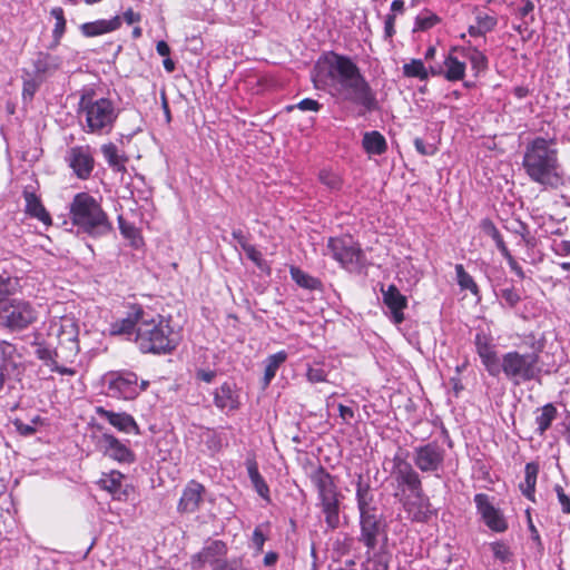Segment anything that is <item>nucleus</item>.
I'll use <instances>...</instances> for the list:
<instances>
[{
    "mask_svg": "<svg viewBox=\"0 0 570 570\" xmlns=\"http://www.w3.org/2000/svg\"><path fill=\"white\" fill-rule=\"evenodd\" d=\"M316 89L327 90L343 102L360 106L366 112L379 109L376 92L347 56L330 51L316 62L312 75Z\"/></svg>",
    "mask_w": 570,
    "mask_h": 570,
    "instance_id": "1",
    "label": "nucleus"
},
{
    "mask_svg": "<svg viewBox=\"0 0 570 570\" xmlns=\"http://www.w3.org/2000/svg\"><path fill=\"white\" fill-rule=\"evenodd\" d=\"M522 165L529 178L544 189H557L564 184L557 150L544 138H535L527 146Z\"/></svg>",
    "mask_w": 570,
    "mask_h": 570,
    "instance_id": "2",
    "label": "nucleus"
},
{
    "mask_svg": "<svg viewBox=\"0 0 570 570\" xmlns=\"http://www.w3.org/2000/svg\"><path fill=\"white\" fill-rule=\"evenodd\" d=\"M70 218L79 233L92 237L102 236L111 230L106 213L88 193H79L73 197L70 204Z\"/></svg>",
    "mask_w": 570,
    "mask_h": 570,
    "instance_id": "3",
    "label": "nucleus"
},
{
    "mask_svg": "<svg viewBox=\"0 0 570 570\" xmlns=\"http://www.w3.org/2000/svg\"><path fill=\"white\" fill-rule=\"evenodd\" d=\"M540 351L520 353L511 351L504 353L498 361V376L503 373L505 379L513 385L537 381L540 379L542 368L540 366Z\"/></svg>",
    "mask_w": 570,
    "mask_h": 570,
    "instance_id": "4",
    "label": "nucleus"
},
{
    "mask_svg": "<svg viewBox=\"0 0 570 570\" xmlns=\"http://www.w3.org/2000/svg\"><path fill=\"white\" fill-rule=\"evenodd\" d=\"M309 479L317 491L318 505L325 515L327 529L338 528L341 493L334 478L323 466H318L309 474Z\"/></svg>",
    "mask_w": 570,
    "mask_h": 570,
    "instance_id": "5",
    "label": "nucleus"
},
{
    "mask_svg": "<svg viewBox=\"0 0 570 570\" xmlns=\"http://www.w3.org/2000/svg\"><path fill=\"white\" fill-rule=\"evenodd\" d=\"M80 110L85 115L89 132H108L117 117L112 101L107 98L92 100L87 96H82Z\"/></svg>",
    "mask_w": 570,
    "mask_h": 570,
    "instance_id": "6",
    "label": "nucleus"
},
{
    "mask_svg": "<svg viewBox=\"0 0 570 570\" xmlns=\"http://www.w3.org/2000/svg\"><path fill=\"white\" fill-rule=\"evenodd\" d=\"M145 351L160 354L169 353L178 345V335L173 331L169 322L158 315V322L155 318L150 321L145 318Z\"/></svg>",
    "mask_w": 570,
    "mask_h": 570,
    "instance_id": "7",
    "label": "nucleus"
},
{
    "mask_svg": "<svg viewBox=\"0 0 570 570\" xmlns=\"http://www.w3.org/2000/svg\"><path fill=\"white\" fill-rule=\"evenodd\" d=\"M37 320L38 311L29 301L20 298L2 304L1 328L10 333L24 331Z\"/></svg>",
    "mask_w": 570,
    "mask_h": 570,
    "instance_id": "8",
    "label": "nucleus"
},
{
    "mask_svg": "<svg viewBox=\"0 0 570 570\" xmlns=\"http://www.w3.org/2000/svg\"><path fill=\"white\" fill-rule=\"evenodd\" d=\"M327 252L346 269L354 271L361 266L363 252L351 237H331Z\"/></svg>",
    "mask_w": 570,
    "mask_h": 570,
    "instance_id": "9",
    "label": "nucleus"
},
{
    "mask_svg": "<svg viewBox=\"0 0 570 570\" xmlns=\"http://www.w3.org/2000/svg\"><path fill=\"white\" fill-rule=\"evenodd\" d=\"M445 449L438 442L431 441L426 444L413 449V463L422 473H433L443 469L445 460Z\"/></svg>",
    "mask_w": 570,
    "mask_h": 570,
    "instance_id": "10",
    "label": "nucleus"
},
{
    "mask_svg": "<svg viewBox=\"0 0 570 570\" xmlns=\"http://www.w3.org/2000/svg\"><path fill=\"white\" fill-rule=\"evenodd\" d=\"M227 550V544L222 540L208 541L199 552L191 557V569L205 570L206 566H209L212 570H217L218 564L225 559Z\"/></svg>",
    "mask_w": 570,
    "mask_h": 570,
    "instance_id": "11",
    "label": "nucleus"
},
{
    "mask_svg": "<svg viewBox=\"0 0 570 570\" xmlns=\"http://www.w3.org/2000/svg\"><path fill=\"white\" fill-rule=\"evenodd\" d=\"M392 476L403 492L409 490L413 494L423 491L421 476L417 471L411 463L399 455L393 458Z\"/></svg>",
    "mask_w": 570,
    "mask_h": 570,
    "instance_id": "12",
    "label": "nucleus"
},
{
    "mask_svg": "<svg viewBox=\"0 0 570 570\" xmlns=\"http://www.w3.org/2000/svg\"><path fill=\"white\" fill-rule=\"evenodd\" d=\"M361 537L360 541L370 550H374L379 537L384 533V521L382 514L375 510L360 513Z\"/></svg>",
    "mask_w": 570,
    "mask_h": 570,
    "instance_id": "13",
    "label": "nucleus"
},
{
    "mask_svg": "<svg viewBox=\"0 0 570 570\" xmlns=\"http://www.w3.org/2000/svg\"><path fill=\"white\" fill-rule=\"evenodd\" d=\"M474 503L478 513L489 529L494 532H504L508 529V522L500 509L495 508L485 493H476Z\"/></svg>",
    "mask_w": 570,
    "mask_h": 570,
    "instance_id": "14",
    "label": "nucleus"
},
{
    "mask_svg": "<svg viewBox=\"0 0 570 570\" xmlns=\"http://www.w3.org/2000/svg\"><path fill=\"white\" fill-rule=\"evenodd\" d=\"M401 502L407 518L413 522L425 523L436 513L423 491L405 497Z\"/></svg>",
    "mask_w": 570,
    "mask_h": 570,
    "instance_id": "15",
    "label": "nucleus"
},
{
    "mask_svg": "<svg viewBox=\"0 0 570 570\" xmlns=\"http://www.w3.org/2000/svg\"><path fill=\"white\" fill-rule=\"evenodd\" d=\"M65 158L78 178L86 179L91 175L95 160L89 146L71 147Z\"/></svg>",
    "mask_w": 570,
    "mask_h": 570,
    "instance_id": "16",
    "label": "nucleus"
},
{
    "mask_svg": "<svg viewBox=\"0 0 570 570\" xmlns=\"http://www.w3.org/2000/svg\"><path fill=\"white\" fill-rule=\"evenodd\" d=\"M142 318V307L134 306L126 317L116 320L110 324V334L124 336L129 341L138 342L140 330L139 321Z\"/></svg>",
    "mask_w": 570,
    "mask_h": 570,
    "instance_id": "17",
    "label": "nucleus"
},
{
    "mask_svg": "<svg viewBox=\"0 0 570 570\" xmlns=\"http://www.w3.org/2000/svg\"><path fill=\"white\" fill-rule=\"evenodd\" d=\"M108 394L114 397L131 400L138 395L137 376L134 373L112 374L108 379Z\"/></svg>",
    "mask_w": 570,
    "mask_h": 570,
    "instance_id": "18",
    "label": "nucleus"
},
{
    "mask_svg": "<svg viewBox=\"0 0 570 570\" xmlns=\"http://www.w3.org/2000/svg\"><path fill=\"white\" fill-rule=\"evenodd\" d=\"M474 343L478 355L480 356L481 362L488 371L489 375L497 377L498 361L500 357L494 350L492 338L484 333H476Z\"/></svg>",
    "mask_w": 570,
    "mask_h": 570,
    "instance_id": "19",
    "label": "nucleus"
},
{
    "mask_svg": "<svg viewBox=\"0 0 570 570\" xmlns=\"http://www.w3.org/2000/svg\"><path fill=\"white\" fill-rule=\"evenodd\" d=\"M61 65L62 59L59 56L40 51L32 59V75L41 81H46L47 78L60 69Z\"/></svg>",
    "mask_w": 570,
    "mask_h": 570,
    "instance_id": "20",
    "label": "nucleus"
},
{
    "mask_svg": "<svg viewBox=\"0 0 570 570\" xmlns=\"http://www.w3.org/2000/svg\"><path fill=\"white\" fill-rule=\"evenodd\" d=\"M22 370L21 355L14 344L0 341V371L7 375L20 374Z\"/></svg>",
    "mask_w": 570,
    "mask_h": 570,
    "instance_id": "21",
    "label": "nucleus"
},
{
    "mask_svg": "<svg viewBox=\"0 0 570 570\" xmlns=\"http://www.w3.org/2000/svg\"><path fill=\"white\" fill-rule=\"evenodd\" d=\"M96 414L99 419L107 421L114 428H116L120 432L130 433L135 431L139 432V428L131 415L127 413H116L109 410H106L102 406L96 407Z\"/></svg>",
    "mask_w": 570,
    "mask_h": 570,
    "instance_id": "22",
    "label": "nucleus"
},
{
    "mask_svg": "<svg viewBox=\"0 0 570 570\" xmlns=\"http://www.w3.org/2000/svg\"><path fill=\"white\" fill-rule=\"evenodd\" d=\"M383 302L392 314V321L401 324L404 321L403 309L407 306V299L400 293L395 285H390L387 289H382Z\"/></svg>",
    "mask_w": 570,
    "mask_h": 570,
    "instance_id": "23",
    "label": "nucleus"
},
{
    "mask_svg": "<svg viewBox=\"0 0 570 570\" xmlns=\"http://www.w3.org/2000/svg\"><path fill=\"white\" fill-rule=\"evenodd\" d=\"M204 492L205 488L203 484L190 481L179 500L178 510L188 513L195 512L199 508Z\"/></svg>",
    "mask_w": 570,
    "mask_h": 570,
    "instance_id": "24",
    "label": "nucleus"
},
{
    "mask_svg": "<svg viewBox=\"0 0 570 570\" xmlns=\"http://www.w3.org/2000/svg\"><path fill=\"white\" fill-rule=\"evenodd\" d=\"M99 446L104 451V453L119 462H126L130 460V451L129 449L120 443L114 435L104 434L99 440Z\"/></svg>",
    "mask_w": 570,
    "mask_h": 570,
    "instance_id": "25",
    "label": "nucleus"
},
{
    "mask_svg": "<svg viewBox=\"0 0 570 570\" xmlns=\"http://www.w3.org/2000/svg\"><path fill=\"white\" fill-rule=\"evenodd\" d=\"M214 403L222 411H234L238 409L239 401L235 385L228 382L222 384L214 393Z\"/></svg>",
    "mask_w": 570,
    "mask_h": 570,
    "instance_id": "26",
    "label": "nucleus"
},
{
    "mask_svg": "<svg viewBox=\"0 0 570 570\" xmlns=\"http://www.w3.org/2000/svg\"><path fill=\"white\" fill-rule=\"evenodd\" d=\"M121 24L119 16L111 19H99L91 22L82 23L79 29L82 36L87 38L101 36L118 29Z\"/></svg>",
    "mask_w": 570,
    "mask_h": 570,
    "instance_id": "27",
    "label": "nucleus"
},
{
    "mask_svg": "<svg viewBox=\"0 0 570 570\" xmlns=\"http://www.w3.org/2000/svg\"><path fill=\"white\" fill-rule=\"evenodd\" d=\"M21 291L20 278L8 273L0 274V304L18 299L13 297Z\"/></svg>",
    "mask_w": 570,
    "mask_h": 570,
    "instance_id": "28",
    "label": "nucleus"
},
{
    "mask_svg": "<svg viewBox=\"0 0 570 570\" xmlns=\"http://www.w3.org/2000/svg\"><path fill=\"white\" fill-rule=\"evenodd\" d=\"M362 146L368 155H383L387 149L384 136L376 131H367L363 135Z\"/></svg>",
    "mask_w": 570,
    "mask_h": 570,
    "instance_id": "29",
    "label": "nucleus"
},
{
    "mask_svg": "<svg viewBox=\"0 0 570 570\" xmlns=\"http://www.w3.org/2000/svg\"><path fill=\"white\" fill-rule=\"evenodd\" d=\"M537 412H540V414L535 416V432L538 435L543 436L550 429L552 422L557 419L558 410L554 404L547 403L542 407H539Z\"/></svg>",
    "mask_w": 570,
    "mask_h": 570,
    "instance_id": "30",
    "label": "nucleus"
},
{
    "mask_svg": "<svg viewBox=\"0 0 570 570\" xmlns=\"http://www.w3.org/2000/svg\"><path fill=\"white\" fill-rule=\"evenodd\" d=\"M538 473H539V465L537 463H534V462L527 463L525 468H524V481L521 482L519 485L522 494L531 501H534V492H535Z\"/></svg>",
    "mask_w": 570,
    "mask_h": 570,
    "instance_id": "31",
    "label": "nucleus"
},
{
    "mask_svg": "<svg viewBox=\"0 0 570 570\" xmlns=\"http://www.w3.org/2000/svg\"><path fill=\"white\" fill-rule=\"evenodd\" d=\"M356 501L360 513L376 509L372 507L373 494L371 493V487L364 481L362 474H358L356 480Z\"/></svg>",
    "mask_w": 570,
    "mask_h": 570,
    "instance_id": "32",
    "label": "nucleus"
},
{
    "mask_svg": "<svg viewBox=\"0 0 570 570\" xmlns=\"http://www.w3.org/2000/svg\"><path fill=\"white\" fill-rule=\"evenodd\" d=\"M26 212L33 218L42 222L43 224L50 223V215L41 204V200L33 193H24Z\"/></svg>",
    "mask_w": 570,
    "mask_h": 570,
    "instance_id": "33",
    "label": "nucleus"
},
{
    "mask_svg": "<svg viewBox=\"0 0 570 570\" xmlns=\"http://www.w3.org/2000/svg\"><path fill=\"white\" fill-rule=\"evenodd\" d=\"M246 468L250 482L256 492L265 500H269V488L266 484L264 478L258 471V466L255 460H247Z\"/></svg>",
    "mask_w": 570,
    "mask_h": 570,
    "instance_id": "34",
    "label": "nucleus"
},
{
    "mask_svg": "<svg viewBox=\"0 0 570 570\" xmlns=\"http://www.w3.org/2000/svg\"><path fill=\"white\" fill-rule=\"evenodd\" d=\"M101 154L104 159L107 161L109 167L116 171L125 170V163L127 158L119 153L118 147L115 144H106L101 146Z\"/></svg>",
    "mask_w": 570,
    "mask_h": 570,
    "instance_id": "35",
    "label": "nucleus"
},
{
    "mask_svg": "<svg viewBox=\"0 0 570 570\" xmlns=\"http://www.w3.org/2000/svg\"><path fill=\"white\" fill-rule=\"evenodd\" d=\"M445 67L444 78L449 81L462 80L465 75V63L456 57L448 55L443 61Z\"/></svg>",
    "mask_w": 570,
    "mask_h": 570,
    "instance_id": "36",
    "label": "nucleus"
},
{
    "mask_svg": "<svg viewBox=\"0 0 570 570\" xmlns=\"http://www.w3.org/2000/svg\"><path fill=\"white\" fill-rule=\"evenodd\" d=\"M289 273L292 279L302 288L309 291L322 288V282L318 278L305 273L304 271L296 266H292L289 268Z\"/></svg>",
    "mask_w": 570,
    "mask_h": 570,
    "instance_id": "37",
    "label": "nucleus"
},
{
    "mask_svg": "<svg viewBox=\"0 0 570 570\" xmlns=\"http://www.w3.org/2000/svg\"><path fill=\"white\" fill-rule=\"evenodd\" d=\"M287 353L285 351H279L273 355H269L265 361V371H264V385L267 386L272 380L275 377L277 370L279 366L286 361Z\"/></svg>",
    "mask_w": 570,
    "mask_h": 570,
    "instance_id": "38",
    "label": "nucleus"
},
{
    "mask_svg": "<svg viewBox=\"0 0 570 570\" xmlns=\"http://www.w3.org/2000/svg\"><path fill=\"white\" fill-rule=\"evenodd\" d=\"M462 53L465 58L469 59L472 69L476 72L484 71L488 69V58L487 56L474 47L469 41V46L462 49Z\"/></svg>",
    "mask_w": 570,
    "mask_h": 570,
    "instance_id": "39",
    "label": "nucleus"
},
{
    "mask_svg": "<svg viewBox=\"0 0 570 570\" xmlns=\"http://www.w3.org/2000/svg\"><path fill=\"white\" fill-rule=\"evenodd\" d=\"M50 13L56 20L55 28L52 30L53 45L51 46V48H55L60 43L61 38L66 32V18L65 12L60 7L52 8Z\"/></svg>",
    "mask_w": 570,
    "mask_h": 570,
    "instance_id": "40",
    "label": "nucleus"
},
{
    "mask_svg": "<svg viewBox=\"0 0 570 570\" xmlns=\"http://www.w3.org/2000/svg\"><path fill=\"white\" fill-rule=\"evenodd\" d=\"M121 479L122 474L119 472H112L109 475L101 479V488L104 490H107L114 499L121 500V495L124 494L121 492Z\"/></svg>",
    "mask_w": 570,
    "mask_h": 570,
    "instance_id": "41",
    "label": "nucleus"
},
{
    "mask_svg": "<svg viewBox=\"0 0 570 570\" xmlns=\"http://www.w3.org/2000/svg\"><path fill=\"white\" fill-rule=\"evenodd\" d=\"M32 346L36 347L35 354L36 356L43 362L45 365L51 366L55 364L58 357V353L55 348L50 347L43 342L33 341Z\"/></svg>",
    "mask_w": 570,
    "mask_h": 570,
    "instance_id": "42",
    "label": "nucleus"
},
{
    "mask_svg": "<svg viewBox=\"0 0 570 570\" xmlns=\"http://www.w3.org/2000/svg\"><path fill=\"white\" fill-rule=\"evenodd\" d=\"M403 75L405 77L419 78L426 80L429 78V70L420 59H412L409 63L403 66Z\"/></svg>",
    "mask_w": 570,
    "mask_h": 570,
    "instance_id": "43",
    "label": "nucleus"
},
{
    "mask_svg": "<svg viewBox=\"0 0 570 570\" xmlns=\"http://www.w3.org/2000/svg\"><path fill=\"white\" fill-rule=\"evenodd\" d=\"M366 554V563L368 570H389L390 557L386 552L380 551L372 553V550L367 549Z\"/></svg>",
    "mask_w": 570,
    "mask_h": 570,
    "instance_id": "44",
    "label": "nucleus"
},
{
    "mask_svg": "<svg viewBox=\"0 0 570 570\" xmlns=\"http://www.w3.org/2000/svg\"><path fill=\"white\" fill-rule=\"evenodd\" d=\"M318 180L331 191H338L343 186L341 176L325 168L320 170Z\"/></svg>",
    "mask_w": 570,
    "mask_h": 570,
    "instance_id": "45",
    "label": "nucleus"
},
{
    "mask_svg": "<svg viewBox=\"0 0 570 570\" xmlns=\"http://www.w3.org/2000/svg\"><path fill=\"white\" fill-rule=\"evenodd\" d=\"M455 273H456V281H458L459 286L462 289H468L472 294L478 295L479 287L476 285V283L474 282L473 277L469 273L465 272L462 264L455 265Z\"/></svg>",
    "mask_w": 570,
    "mask_h": 570,
    "instance_id": "46",
    "label": "nucleus"
},
{
    "mask_svg": "<svg viewBox=\"0 0 570 570\" xmlns=\"http://www.w3.org/2000/svg\"><path fill=\"white\" fill-rule=\"evenodd\" d=\"M119 228L125 238L130 240L131 246L139 247L141 242L140 230L132 224L128 223L122 216H119Z\"/></svg>",
    "mask_w": 570,
    "mask_h": 570,
    "instance_id": "47",
    "label": "nucleus"
},
{
    "mask_svg": "<svg viewBox=\"0 0 570 570\" xmlns=\"http://www.w3.org/2000/svg\"><path fill=\"white\" fill-rule=\"evenodd\" d=\"M439 22H440V18L435 13L428 12L426 14L417 16L415 18V24L413 28V32L426 31V30L433 28Z\"/></svg>",
    "mask_w": 570,
    "mask_h": 570,
    "instance_id": "48",
    "label": "nucleus"
},
{
    "mask_svg": "<svg viewBox=\"0 0 570 570\" xmlns=\"http://www.w3.org/2000/svg\"><path fill=\"white\" fill-rule=\"evenodd\" d=\"M42 82L43 81H41L40 79L35 77L33 75L28 79H23V87H22L23 100L31 101Z\"/></svg>",
    "mask_w": 570,
    "mask_h": 570,
    "instance_id": "49",
    "label": "nucleus"
},
{
    "mask_svg": "<svg viewBox=\"0 0 570 570\" xmlns=\"http://www.w3.org/2000/svg\"><path fill=\"white\" fill-rule=\"evenodd\" d=\"M491 551L494 558L502 563L510 562L512 560V552L510 548L502 541L492 542L490 544Z\"/></svg>",
    "mask_w": 570,
    "mask_h": 570,
    "instance_id": "50",
    "label": "nucleus"
},
{
    "mask_svg": "<svg viewBox=\"0 0 570 570\" xmlns=\"http://www.w3.org/2000/svg\"><path fill=\"white\" fill-rule=\"evenodd\" d=\"M480 227L485 235L490 236L494 240L497 246L504 242L499 229L495 227L491 219H482L480 223Z\"/></svg>",
    "mask_w": 570,
    "mask_h": 570,
    "instance_id": "51",
    "label": "nucleus"
},
{
    "mask_svg": "<svg viewBox=\"0 0 570 570\" xmlns=\"http://www.w3.org/2000/svg\"><path fill=\"white\" fill-rule=\"evenodd\" d=\"M217 570H253L249 568L243 558H232L224 559L220 564H218Z\"/></svg>",
    "mask_w": 570,
    "mask_h": 570,
    "instance_id": "52",
    "label": "nucleus"
},
{
    "mask_svg": "<svg viewBox=\"0 0 570 570\" xmlns=\"http://www.w3.org/2000/svg\"><path fill=\"white\" fill-rule=\"evenodd\" d=\"M475 21H476V24L487 33V32H490L492 31L497 23H498V20L494 16H490L485 12H478L476 16H475Z\"/></svg>",
    "mask_w": 570,
    "mask_h": 570,
    "instance_id": "53",
    "label": "nucleus"
},
{
    "mask_svg": "<svg viewBox=\"0 0 570 570\" xmlns=\"http://www.w3.org/2000/svg\"><path fill=\"white\" fill-rule=\"evenodd\" d=\"M264 524L257 525L252 534V543L255 547L257 553L263 552L264 543L267 540V534L264 531Z\"/></svg>",
    "mask_w": 570,
    "mask_h": 570,
    "instance_id": "54",
    "label": "nucleus"
},
{
    "mask_svg": "<svg viewBox=\"0 0 570 570\" xmlns=\"http://www.w3.org/2000/svg\"><path fill=\"white\" fill-rule=\"evenodd\" d=\"M41 422L40 416L32 419L31 423H23L20 420H16L14 426L17 431L23 436H30L36 433V425Z\"/></svg>",
    "mask_w": 570,
    "mask_h": 570,
    "instance_id": "55",
    "label": "nucleus"
},
{
    "mask_svg": "<svg viewBox=\"0 0 570 570\" xmlns=\"http://www.w3.org/2000/svg\"><path fill=\"white\" fill-rule=\"evenodd\" d=\"M498 295L509 307H514L521 299L519 293L512 286L501 288Z\"/></svg>",
    "mask_w": 570,
    "mask_h": 570,
    "instance_id": "56",
    "label": "nucleus"
},
{
    "mask_svg": "<svg viewBox=\"0 0 570 570\" xmlns=\"http://www.w3.org/2000/svg\"><path fill=\"white\" fill-rule=\"evenodd\" d=\"M306 377H307L308 382H311V383L325 382L326 377H327V373L322 367L309 366L306 372Z\"/></svg>",
    "mask_w": 570,
    "mask_h": 570,
    "instance_id": "57",
    "label": "nucleus"
},
{
    "mask_svg": "<svg viewBox=\"0 0 570 570\" xmlns=\"http://www.w3.org/2000/svg\"><path fill=\"white\" fill-rule=\"evenodd\" d=\"M294 107H297L298 109L303 110V111H318L322 107V105L317 101V100H314V99H311V98H305L303 100H301L296 106H289L287 107L288 110H292Z\"/></svg>",
    "mask_w": 570,
    "mask_h": 570,
    "instance_id": "58",
    "label": "nucleus"
},
{
    "mask_svg": "<svg viewBox=\"0 0 570 570\" xmlns=\"http://www.w3.org/2000/svg\"><path fill=\"white\" fill-rule=\"evenodd\" d=\"M248 259H250L257 267L263 268L265 264L262 253L255 248L253 245H248L243 249Z\"/></svg>",
    "mask_w": 570,
    "mask_h": 570,
    "instance_id": "59",
    "label": "nucleus"
},
{
    "mask_svg": "<svg viewBox=\"0 0 570 570\" xmlns=\"http://www.w3.org/2000/svg\"><path fill=\"white\" fill-rule=\"evenodd\" d=\"M414 146H415L416 151L423 156H431L436 153V147L433 144H426L421 138L414 139Z\"/></svg>",
    "mask_w": 570,
    "mask_h": 570,
    "instance_id": "60",
    "label": "nucleus"
},
{
    "mask_svg": "<svg viewBox=\"0 0 570 570\" xmlns=\"http://www.w3.org/2000/svg\"><path fill=\"white\" fill-rule=\"evenodd\" d=\"M395 14L390 13L386 16L384 21V35L385 38H392L395 33Z\"/></svg>",
    "mask_w": 570,
    "mask_h": 570,
    "instance_id": "61",
    "label": "nucleus"
},
{
    "mask_svg": "<svg viewBox=\"0 0 570 570\" xmlns=\"http://www.w3.org/2000/svg\"><path fill=\"white\" fill-rule=\"evenodd\" d=\"M534 10V4L530 0H524L522 4L518 8V13L520 18L525 19L528 16H531Z\"/></svg>",
    "mask_w": 570,
    "mask_h": 570,
    "instance_id": "62",
    "label": "nucleus"
},
{
    "mask_svg": "<svg viewBox=\"0 0 570 570\" xmlns=\"http://www.w3.org/2000/svg\"><path fill=\"white\" fill-rule=\"evenodd\" d=\"M553 249L559 256H570V240H561Z\"/></svg>",
    "mask_w": 570,
    "mask_h": 570,
    "instance_id": "63",
    "label": "nucleus"
},
{
    "mask_svg": "<svg viewBox=\"0 0 570 570\" xmlns=\"http://www.w3.org/2000/svg\"><path fill=\"white\" fill-rule=\"evenodd\" d=\"M338 412H340V416L341 419L345 422V423H350V421L352 419H354V411L353 409L346 406V405H343V404H338Z\"/></svg>",
    "mask_w": 570,
    "mask_h": 570,
    "instance_id": "64",
    "label": "nucleus"
}]
</instances>
